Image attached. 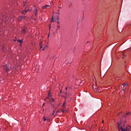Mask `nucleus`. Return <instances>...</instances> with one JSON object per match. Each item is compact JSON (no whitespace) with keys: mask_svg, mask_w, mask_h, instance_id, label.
I'll list each match as a JSON object with an SVG mask.
<instances>
[{"mask_svg":"<svg viewBox=\"0 0 131 131\" xmlns=\"http://www.w3.org/2000/svg\"><path fill=\"white\" fill-rule=\"evenodd\" d=\"M118 128L119 131H131V127L129 125L124 127V124L121 125V122H118Z\"/></svg>","mask_w":131,"mask_h":131,"instance_id":"obj_1","label":"nucleus"},{"mask_svg":"<svg viewBox=\"0 0 131 131\" xmlns=\"http://www.w3.org/2000/svg\"><path fill=\"white\" fill-rule=\"evenodd\" d=\"M2 69L4 71H6L7 72H8V71H10V70H11V67L5 64L3 67H2Z\"/></svg>","mask_w":131,"mask_h":131,"instance_id":"obj_2","label":"nucleus"},{"mask_svg":"<svg viewBox=\"0 0 131 131\" xmlns=\"http://www.w3.org/2000/svg\"><path fill=\"white\" fill-rule=\"evenodd\" d=\"M63 94H64V95L61 96V97H63V98H64V99H68L71 96L70 93H69L67 92H63Z\"/></svg>","mask_w":131,"mask_h":131,"instance_id":"obj_3","label":"nucleus"},{"mask_svg":"<svg viewBox=\"0 0 131 131\" xmlns=\"http://www.w3.org/2000/svg\"><path fill=\"white\" fill-rule=\"evenodd\" d=\"M7 19H6V16L3 15H0V25L1 24H3V23H1V22H5Z\"/></svg>","mask_w":131,"mask_h":131,"instance_id":"obj_4","label":"nucleus"},{"mask_svg":"<svg viewBox=\"0 0 131 131\" xmlns=\"http://www.w3.org/2000/svg\"><path fill=\"white\" fill-rule=\"evenodd\" d=\"M34 14H35V17H37V9L34 7Z\"/></svg>","mask_w":131,"mask_h":131,"instance_id":"obj_5","label":"nucleus"},{"mask_svg":"<svg viewBox=\"0 0 131 131\" xmlns=\"http://www.w3.org/2000/svg\"><path fill=\"white\" fill-rule=\"evenodd\" d=\"M48 8H50V5H47L44 6L42 7V9H48Z\"/></svg>","mask_w":131,"mask_h":131,"instance_id":"obj_6","label":"nucleus"},{"mask_svg":"<svg viewBox=\"0 0 131 131\" xmlns=\"http://www.w3.org/2000/svg\"><path fill=\"white\" fill-rule=\"evenodd\" d=\"M24 18H25V16H20L18 17V21L22 20L23 19H24Z\"/></svg>","mask_w":131,"mask_h":131,"instance_id":"obj_7","label":"nucleus"},{"mask_svg":"<svg viewBox=\"0 0 131 131\" xmlns=\"http://www.w3.org/2000/svg\"><path fill=\"white\" fill-rule=\"evenodd\" d=\"M23 33H25L26 32V28L24 27L21 29Z\"/></svg>","mask_w":131,"mask_h":131,"instance_id":"obj_8","label":"nucleus"},{"mask_svg":"<svg viewBox=\"0 0 131 131\" xmlns=\"http://www.w3.org/2000/svg\"><path fill=\"white\" fill-rule=\"evenodd\" d=\"M66 105H67V103L66 102V100L65 102H64L62 104V107L65 108V106H66Z\"/></svg>","mask_w":131,"mask_h":131,"instance_id":"obj_9","label":"nucleus"},{"mask_svg":"<svg viewBox=\"0 0 131 131\" xmlns=\"http://www.w3.org/2000/svg\"><path fill=\"white\" fill-rule=\"evenodd\" d=\"M27 13V11H26V9H25L22 11V14H23L24 15V14H26Z\"/></svg>","mask_w":131,"mask_h":131,"instance_id":"obj_10","label":"nucleus"},{"mask_svg":"<svg viewBox=\"0 0 131 131\" xmlns=\"http://www.w3.org/2000/svg\"><path fill=\"white\" fill-rule=\"evenodd\" d=\"M52 20L51 22H56V20H55V17L54 16L52 17Z\"/></svg>","mask_w":131,"mask_h":131,"instance_id":"obj_11","label":"nucleus"},{"mask_svg":"<svg viewBox=\"0 0 131 131\" xmlns=\"http://www.w3.org/2000/svg\"><path fill=\"white\" fill-rule=\"evenodd\" d=\"M43 120L44 121H46V120L47 121H49V119H46V117H43Z\"/></svg>","mask_w":131,"mask_h":131,"instance_id":"obj_12","label":"nucleus"},{"mask_svg":"<svg viewBox=\"0 0 131 131\" xmlns=\"http://www.w3.org/2000/svg\"><path fill=\"white\" fill-rule=\"evenodd\" d=\"M53 102H55V100L54 99H51L50 100V103H53Z\"/></svg>","mask_w":131,"mask_h":131,"instance_id":"obj_13","label":"nucleus"},{"mask_svg":"<svg viewBox=\"0 0 131 131\" xmlns=\"http://www.w3.org/2000/svg\"><path fill=\"white\" fill-rule=\"evenodd\" d=\"M2 50L3 52H5V50H6V47L5 46H3Z\"/></svg>","mask_w":131,"mask_h":131,"instance_id":"obj_14","label":"nucleus"},{"mask_svg":"<svg viewBox=\"0 0 131 131\" xmlns=\"http://www.w3.org/2000/svg\"><path fill=\"white\" fill-rule=\"evenodd\" d=\"M126 115H127V116H128V115H131V113L130 112L126 113Z\"/></svg>","mask_w":131,"mask_h":131,"instance_id":"obj_15","label":"nucleus"},{"mask_svg":"<svg viewBox=\"0 0 131 131\" xmlns=\"http://www.w3.org/2000/svg\"><path fill=\"white\" fill-rule=\"evenodd\" d=\"M17 41L18 42H20V43H22V42L23 41V40H21L20 39H19V40H18Z\"/></svg>","mask_w":131,"mask_h":131,"instance_id":"obj_16","label":"nucleus"},{"mask_svg":"<svg viewBox=\"0 0 131 131\" xmlns=\"http://www.w3.org/2000/svg\"><path fill=\"white\" fill-rule=\"evenodd\" d=\"M40 49H42V51H45V48H42V46H40Z\"/></svg>","mask_w":131,"mask_h":131,"instance_id":"obj_17","label":"nucleus"},{"mask_svg":"<svg viewBox=\"0 0 131 131\" xmlns=\"http://www.w3.org/2000/svg\"><path fill=\"white\" fill-rule=\"evenodd\" d=\"M62 112H63V113H66V112H67V111H66V110H63L62 111Z\"/></svg>","mask_w":131,"mask_h":131,"instance_id":"obj_18","label":"nucleus"},{"mask_svg":"<svg viewBox=\"0 0 131 131\" xmlns=\"http://www.w3.org/2000/svg\"><path fill=\"white\" fill-rule=\"evenodd\" d=\"M93 89H95V90H96L97 86L96 85L93 86Z\"/></svg>","mask_w":131,"mask_h":131,"instance_id":"obj_19","label":"nucleus"},{"mask_svg":"<svg viewBox=\"0 0 131 131\" xmlns=\"http://www.w3.org/2000/svg\"><path fill=\"white\" fill-rule=\"evenodd\" d=\"M126 116H127V115H126V114H125L124 116H123V117H124V118H126Z\"/></svg>","mask_w":131,"mask_h":131,"instance_id":"obj_20","label":"nucleus"},{"mask_svg":"<svg viewBox=\"0 0 131 131\" xmlns=\"http://www.w3.org/2000/svg\"><path fill=\"white\" fill-rule=\"evenodd\" d=\"M58 114V112H56V113H55V114H54V116H56V115H57Z\"/></svg>","mask_w":131,"mask_h":131,"instance_id":"obj_21","label":"nucleus"},{"mask_svg":"<svg viewBox=\"0 0 131 131\" xmlns=\"http://www.w3.org/2000/svg\"><path fill=\"white\" fill-rule=\"evenodd\" d=\"M114 76H115L116 77H118L117 74H114Z\"/></svg>","mask_w":131,"mask_h":131,"instance_id":"obj_22","label":"nucleus"},{"mask_svg":"<svg viewBox=\"0 0 131 131\" xmlns=\"http://www.w3.org/2000/svg\"><path fill=\"white\" fill-rule=\"evenodd\" d=\"M39 45H40V46H42V42H40Z\"/></svg>","mask_w":131,"mask_h":131,"instance_id":"obj_23","label":"nucleus"},{"mask_svg":"<svg viewBox=\"0 0 131 131\" xmlns=\"http://www.w3.org/2000/svg\"><path fill=\"white\" fill-rule=\"evenodd\" d=\"M57 28H58V29H60V26H57Z\"/></svg>","mask_w":131,"mask_h":131,"instance_id":"obj_24","label":"nucleus"},{"mask_svg":"<svg viewBox=\"0 0 131 131\" xmlns=\"http://www.w3.org/2000/svg\"><path fill=\"white\" fill-rule=\"evenodd\" d=\"M57 112V113H61V111H57V112Z\"/></svg>","mask_w":131,"mask_h":131,"instance_id":"obj_25","label":"nucleus"},{"mask_svg":"<svg viewBox=\"0 0 131 131\" xmlns=\"http://www.w3.org/2000/svg\"><path fill=\"white\" fill-rule=\"evenodd\" d=\"M53 115L55 116V111H53Z\"/></svg>","mask_w":131,"mask_h":131,"instance_id":"obj_26","label":"nucleus"},{"mask_svg":"<svg viewBox=\"0 0 131 131\" xmlns=\"http://www.w3.org/2000/svg\"><path fill=\"white\" fill-rule=\"evenodd\" d=\"M26 11H27V12H28V11H30V9H27V10H26Z\"/></svg>","mask_w":131,"mask_h":131,"instance_id":"obj_27","label":"nucleus"},{"mask_svg":"<svg viewBox=\"0 0 131 131\" xmlns=\"http://www.w3.org/2000/svg\"><path fill=\"white\" fill-rule=\"evenodd\" d=\"M57 20H59V16H57Z\"/></svg>","mask_w":131,"mask_h":131,"instance_id":"obj_28","label":"nucleus"},{"mask_svg":"<svg viewBox=\"0 0 131 131\" xmlns=\"http://www.w3.org/2000/svg\"><path fill=\"white\" fill-rule=\"evenodd\" d=\"M57 24H60V22H59V21H58L57 22Z\"/></svg>","mask_w":131,"mask_h":131,"instance_id":"obj_29","label":"nucleus"},{"mask_svg":"<svg viewBox=\"0 0 131 131\" xmlns=\"http://www.w3.org/2000/svg\"><path fill=\"white\" fill-rule=\"evenodd\" d=\"M120 113H122V112H121V113H119L118 114V115H119V114H120Z\"/></svg>","mask_w":131,"mask_h":131,"instance_id":"obj_30","label":"nucleus"},{"mask_svg":"<svg viewBox=\"0 0 131 131\" xmlns=\"http://www.w3.org/2000/svg\"><path fill=\"white\" fill-rule=\"evenodd\" d=\"M124 123H126V121H125L124 122Z\"/></svg>","mask_w":131,"mask_h":131,"instance_id":"obj_31","label":"nucleus"},{"mask_svg":"<svg viewBox=\"0 0 131 131\" xmlns=\"http://www.w3.org/2000/svg\"><path fill=\"white\" fill-rule=\"evenodd\" d=\"M58 15H60V13L58 12L57 13Z\"/></svg>","mask_w":131,"mask_h":131,"instance_id":"obj_32","label":"nucleus"},{"mask_svg":"<svg viewBox=\"0 0 131 131\" xmlns=\"http://www.w3.org/2000/svg\"><path fill=\"white\" fill-rule=\"evenodd\" d=\"M61 93H62V90H61L60 91V93L61 94Z\"/></svg>","mask_w":131,"mask_h":131,"instance_id":"obj_33","label":"nucleus"},{"mask_svg":"<svg viewBox=\"0 0 131 131\" xmlns=\"http://www.w3.org/2000/svg\"><path fill=\"white\" fill-rule=\"evenodd\" d=\"M24 4H26V2H24Z\"/></svg>","mask_w":131,"mask_h":131,"instance_id":"obj_34","label":"nucleus"},{"mask_svg":"<svg viewBox=\"0 0 131 131\" xmlns=\"http://www.w3.org/2000/svg\"><path fill=\"white\" fill-rule=\"evenodd\" d=\"M49 29H51V26H50L49 27Z\"/></svg>","mask_w":131,"mask_h":131,"instance_id":"obj_35","label":"nucleus"},{"mask_svg":"<svg viewBox=\"0 0 131 131\" xmlns=\"http://www.w3.org/2000/svg\"><path fill=\"white\" fill-rule=\"evenodd\" d=\"M123 56H124V57H125V55L124 54H123Z\"/></svg>","mask_w":131,"mask_h":131,"instance_id":"obj_36","label":"nucleus"},{"mask_svg":"<svg viewBox=\"0 0 131 131\" xmlns=\"http://www.w3.org/2000/svg\"><path fill=\"white\" fill-rule=\"evenodd\" d=\"M66 90L67 91V88H66Z\"/></svg>","mask_w":131,"mask_h":131,"instance_id":"obj_37","label":"nucleus"},{"mask_svg":"<svg viewBox=\"0 0 131 131\" xmlns=\"http://www.w3.org/2000/svg\"><path fill=\"white\" fill-rule=\"evenodd\" d=\"M43 106H45V103H43Z\"/></svg>","mask_w":131,"mask_h":131,"instance_id":"obj_38","label":"nucleus"},{"mask_svg":"<svg viewBox=\"0 0 131 131\" xmlns=\"http://www.w3.org/2000/svg\"><path fill=\"white\" fill-rule=\"evenodd\" d=\"M96 92H98V90H96Z\"/></svg>","mask_w":131,"mask_h":131,"instance_id":"obj_39","label":"nucleus"},{"mask_svg":"<svg viewBox=\"0 0 131 131\" xmlns=\"http://www.w3.org/2000/svg\"><path fill=\"white\" fill-rule=\"evenodd\" d=\"M104 123V121H102V123Z\"/></svg>","mask_w":131,"mask_h":131,"instance_id":"obj_40","label":"nucleus"},{"mask_svg":"<svg viewBox=\"0 0 131 131\" xmlns=\"http://www.w3.org/2000/svg\"><path fill=\"white\" fill-rule=\"evenodd\" d=\"M126 84V85H127V83H126V84Z\"/></svg>","mask_w":131,"mask_h":131,"instance_id":"obj_41","label":"nucleus"},{"mask_svg":"<svg viewBox=\"0 0 131 131\" xmlns=\"http://www.w3.org/2000/svg\"><path fill=\"white\" fill-rule=\"evenodd\" d=\"M48 95H49V96H50V93H49V94H48Z\"/></svg>","mask_w":131,"mask_h":131,"instance_id":"obj_42","label":"nucleus"}]
</instances>
